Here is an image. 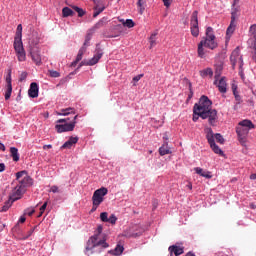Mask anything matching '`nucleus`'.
Segmentation results:
<instances>
[{
	"mask_svg": "<svg viewBox=\"0 0 256 256\" xmlns=\"http://www.w3.org/2000/svg\"><path fill=\"white\" fill-rule=\"evenodd\" d=\"M0 150L1 151H5V145L3 143L0 142Z\"/></svg>",
	"mask_w": 256,
	"mask_h": 256,
	"instance_id": "62",
	"label": "nucleus"
},
{
	"mask_svg": "<svg viewBox=\"0 0 256 256\" xmlns=\"http://www.w3.org/2000/svg\"><path fill=\"white\" fill-rule=\"evenodd\" d=\"M199 12L196 10L192 13L190 20V31L193 37H199Z\"/></svg>",
	"mask_w": 256,
	"mask_h": 256,
	"instance_id": "10",
	"label": "nucleus"
},
{
	"mask_svg": "<svg viewBox=\"0 0 256 256\" xmlns=\"http://www.w3.org/2000/svg\"><path fill=\"white\" fill-rule=\"evenodd\" d=\"M18 182V187H21L22 189H25V187H31V185H33V179L27 175L21 180H18Z\"/></svg>",
	"mask_w": 256,
	"mask_h": 256,
	"instance_id": "18",
	"label": "nucleus"
},
{
	"mask_svg": "<svg viewBox=\"0 0 256 256\" xmlns=\"http://www.w3.org/2000/svg\"><path fill=\"white\" fill-rule=\"evenodd\" d=\"M239 75L241 79H245V73L243 72V68H239Z\"/></svg>",
	"mask_w": 256,
	"mask_h": 256,
	"instance_id": "55",
	"label": "nucleus"
},
{
	"mask_svg": "<svg viewBox=\"0 0 256 256\" xmlns=\"http://www.w3.org/2000/svg\"><path fill=\"white\" fill-rule=\"evenodd\" d=\"M62 15H63V17H73V15H75V13L71 10V8L64 7L62 9Z\"/></svg>",
	"mask_w": 256,
	"mask_h": 256,
	"instance_id": "32",
	"label": "nucleus"
},
{
	"mask_svg": "<svg viewBox=\"0 0 256 256\" xmlns=\"http://www.w3.org/2000/svg\"><path fill=\"white\" fill-rule=\"evenodd\" d=\"M10 153L13 161H19V150L15 147L10 148Z\"/></svg>",
	"mask_w": 256,
	"mask_h": 256,
	"instance_id": "30",
	"label": "nucleus"
},
{
	"mask_svg": "<svg viewBox=\"0 0 256 256\" xmlns=\"http://www.w3.org/2000/svg\"><path fill=\"white\" fill-rule=\"evenodd\" d=\"M239 69H243V57L239 58Z\"/></svg>",
	"mask_w": 256,
	"mask_h": 256,
	"instance_id": "56",
	"label": "nucleus"
},
{
	"mask_svg": "<svg viewBox=\"0 0 256 256\" xmlns=\"http://www.w3.org/2000/svg\"><path fill=\"white\" fill-rule=\"evenodd\" d=\"M24 175H27V171L23 170V171L17 172L16 173V180L21 181V177H23Z\"/></svg>",
	"mask_w": 256,
	"mask_h": 256,
	"instance_id": "41",
	"label": "nucleus"
},
{
	"mask_svg": "<svg viewBox=\"0 0 256 256\" xmlns=\"http://www.w3.org/2000/svg\"><path fill=\"white\" fill-rule=\"evenodd\" d=\"M235 97V101L237 102V105H241V103H243V99L241 98V95H236Z\"/></svg>",
	"mask_w": 256,
	"mask_h": 256,
	"instance_id": "46",
	"label": "nucleus"
},
{
	"mask_svg": "<svg viewBox=\"0 0 256 256\" xmlns=\"http://www.w3.org/2000/svg\"><path fill=\"white\" fill-rule=\"evenodd\" d=\"M45 209H47V202H45V203L40 207L41 213H45Z\"/></svg>",
	"mask_w": 256,
	"mask_h": 256,
	"instance_id": "54",
	"label": "nucleus"
},
{
	"mask_svg": "<svg viewBox=\"0 0 256 256\" xmlns=\"http://www.w3.org/2000/svg\"><path fill=\"white\" fill-rule=\"evenodd\" d=\"M87 51V48L85 46L81 47L78 51V54L76 56V60L72 62V65H77L81 59H83V55H85V52Z\"/></svg>",
	"mask_w": 256,
	"mask_h": 256,
	"instance_id": "25",
	"label": "nucleus"
},
{
	"mask_svg": "<svg viewBox=\"0 0 256 256\" xmlns=\"http://www.w3.org/2000/svg\"><path fill=\"white\" fill-rule=\"evenodd\" d=\"M73 11H76L78 13V17H83L85 15V10L83 8H80L79 6H72Z\"/></svg>",
	"mask_w": 256,
	"mask_h": 256,
	"instance_id": "34",
	"label": "nucleus"
},
{
	"mask_svg": "<svg viewBox=\"0 0 256 256\" xmlns=\"http://www.w3.org/2000/svg\"><path fill=\"white\" fill-rule=\"evenodd\" d=\"M79 115H75L72 117V120L69 123L65 124H56L55 129L57 133H67L69 131H73L75 129V125H77V118Z\"/></svg>",
	"mask_w": 256,
	"mask_h": 256,
	"instance_id": "9",
	"label": "nucleus"
},
{
	"mask_svg": "<svg viewBox=\"0 0 256 256\" xmlns=\"http://www.w3.org/2000/svg\"><path fill=\"white\" fill-rule=\"evenodd\" d=\"M199 117H201V116L194 114L192 120L194 122H197L199 120Z\"/></svg>",
	"mask_w": 256,
	"mask_h": 256,
	"instance_id": "58",
	"label": "nucleus"
},
{
	"mask_svg": "<svg viewBox=\"0 0 256 256\" xmlns=\"http://www.w3.org/2000/svg\"><path fill=\"white\" fill-rule=\"evenodd\" d=\"M249 33L254 39H256V24L250 26Z\"/></svg>",
	"mask_w": 256,
	"mask_h": 256,
	"instance_id": "38",
	"label": "nucleus"
},
{
	"mask_svg": "<svg viewBox=\"0 0 256 256\" xmlns=\"http://www.w3.org/2000/svg\"><path fill=\"white\" fill-rule=\"evenodd\" d=\"M101 57H103V50L101 48H99V46H97L95 52H94V56L93 58H91L88 64H90V66L93 65H97V63H99V60L101 59Z\"/></svg>",
	"mask_w": 256,
	"mask_h": 256,
	"instance_id": "15",
	"label": "nucleus"
},
{
	"mask_svg": "<svg viewBox=\"0 0 256 256\" xmlns=\"http://www.w3.org/2000/svg\"><path fill=\"white\" fill-rule=\"evenodd\" d=\"M29 54L34 63L41 65V50L39 49V38L32 37L29 40Z\"/></svg>",
	"mask_w": 256,
	"mask_h": 256,
	"instance_id": "5",
	"label": "nucleus"
},
{
	"mask_svg": "<svg viewBox=\"0 0 256 256\" xmlns=\"http://www.w3.org/2000/svg\"><path fill=\"white\" fill-rule=\"evenodd\" d=\"M28 95L32 99H35L36 97H39V85H37L36 82H32L30 84V88L28 90Z\"/></svg>",
	"mask_w": 256,
	"mask_h": 256,
	"instance_id": "16",
	"label": "nucleus"
},
{
	"mask_svg": "<svg viewBox=\"0 0 256 256\" xmlns=\"http://www.w3.org/2000/svg\"><path fill=\"white\" fill-rule=\"evenodd\" d=\"M199 75L200 77H202L203 79H205V77H210L213 78V69L211 68H206L204 70H200L199 71Z\"/></svg>",
	"mask_w": 256,
	"mask_h": 256,
	"instance_id": "26",
	"label": "nucleus"
},
{
	"mask_svg": "<svg viewBox=\"0 0 256 256\" xmlns=\"http://www.w3.org/2000/svg\"><path fill=\"white\" fill-rule=\"evenodd\" d=\"M168 250L171 256H173V253L175 256L183 255V253H185V251L183 250V247H179L177 245L170 246Z\"/></svg>",
	"mask_w": 256,
	"mask_h": 256,
	"instance_id": "19",
	"label": "nucleus"
},
{
	"mask_svg": "<svg viewBox=\"0 0 256 256\" xmlns=\"http://www.w3.org/2000/svg\"><path fill=\"white\" fill-rule=\"evenodd\" d=\"M109 193V190L106 187H101L97 189L92 196V205L99 207L101 203L105 201V195Z\"/></svg>",
	"mask_w": 256,
	"mask_h": 256,
	"instance_id": "7",
	"label": "nucleus"
},
{
	"mask_svg": "<svg viewBox=\"0 0 256 256\" xmlns=\"http://www.w3.org/2000/svg\"><path fill=\"white\" fill-rule=\"evenodd\" d=\"M5 171V163H0V173H3Z\"/></svg>",
	"mask_w": 256,
	"mask_h": 256,
	"instance_id": "57",
	"label": "nucleus"
},
{
	"mask_svg": "<svg viewBox=\"0 0 256 256\" xmlns=\"http://www.w3.org/2000/svg\"><path fill=\"white\" fill-rule=\"evenodd\" d=\"M214 137L217 143H220V145H223V143H225V138H223V135L216 133Z\"/></svg>",
	"mask_w": 256,
	"mask_h": 256,
	"instance_id": "36",
	"label": "nucleus"
},
{
	"mask_svg": "<svg viewBox=\"0 0 256 256\" xmlns=\"http://www.w3.org/2000/svg\"><path fill=\"white\" fill-rule=\"evenodd\" d=\"M107 223H111V225H115L117 223V216L115 214H112L109 218Z\"/></svg>",
	"mask_w": 256,
	"mask_h": 256,
	"instance_id": "39",
	"label": "nucleus"
},
{
	"mask_svg": "<svg viewBox=\"0 0 256 256\" xmlns=\"http://www.w3.org/2000/svg\"><path fill=\"white\" fill-rule=\"evenodd\" d=\"M14 51L16 53L18 61H25L27 53L25 52V48L23 47V41H14Z\"/></svg>",
	"mask_w": 256,
	"mask_h": 256,
	"instance_id": "11",
	"label": "nucleus"
},
{
	"mask_svg": "<svg viewBox=\"0 0 256 256\" xmlns=\"http://www.w3.org/2000/svg\"><path fill=\"white\" fill-rule=\"evenodd\" d=\"M205 35L206 36L203 37L202 40L198 43L197 53L200 59H205V55H207V49L214 51V49L219 47V44L217 43V37L215 36L212 27L206 28Z\"/></svg>",
	"mask_w": 256,
	"mask_h": 256,
	"instance_id": "2",
	"label": "nucleus"
},
{
	"mask_svg": "<svg viewBox=\"0 0 256 256\" xmlns=\"http://www.w3.org/2000/svg\"><path fill=\"white\" fill-rule=\"evenodd\" d=\"M137 5L140 8L141 13H143V0H138Z\"/></svg>",
	"mask_w": 256,
	"mask_h": 256,
	"instance_id": "53",
	"label": "nucleus"
},
{
	"mask_svg": "<svg viewBox=\"0 0 256 256\" xmlns=\"http://www.w3.org/2000/svg\"><path fill=\"white\" fill-rule=\"evenodd\" d=\"M13 203H14V202H12L11 198H9V200L6 201L5 204L3 205L1 211H3V212L9 211V208L11 207V205H13Z\"/></svg>",
	"mask_w": 256,
	"mask_h": 256,
	"instance_id": "35",
	"label": "nucleus"
},
{
	"mask_svg": "<svg viewBox=\"0 0 256 256\" xmlns=\"http://www.w3.org/2000/svg\"><path fill=\"white\" fill-rule=\"evenodd\" d=\"M149 43H150V49H153V47L157 45V32H154L151 34L149 38Z\"/></svg>",
	"mask_w": 256,
	"mask_h": 256,
	"instance_id": "31",
	"label": "nucleus"
},
{
	"mask_svg": "<svg viewBox=\"0 0 256 256\" xmlns=\"http://www.w3.org/2000/svg\"><path fill=\"white\" fill-rule=\"evenodd\" d=\"M216 87L220 93H227V78L218 79Z\"/></svg>",
	"mask_w": 256,
	"mask_h": 256,
	"instance_id": "17",
	"label": "nucleus"
},
{
	"mask_svg": "<svg viewBox=\"0 0 256 256\" xmlns=\"http://www.w3.org/2000/svg\"><path fill=\"white\" fill-rule=\"evenodd\" d=\"M23 193H25V189L22 188L21 186L17 185L13 191L12 194L10 195L9 199L12 202L19 201L23 197Z\"/></svg>",
	"mask_w": 256,
	"mask_h": 256,
	"instance_id": "13",
	"label": "nucleus"
},
{
	"mask_svg": "<svg viewBox=\"0 0 256 256\" xmlns=\"http://www.w3.org/2000/svg\"><path fill=\"white\" fill-rule=\"evenodd\" d=\"M51 193H59V187L53 185L50 188Z\"/></svg>",
	"mask_w": 256,
	"mask_h": 256,
	"instance_id": "50",
	"label": "nucleus"
},
{
	"mask_svg": "<svg viewBox=\"0 0 256 256\" xmlns=\"http://www.w3.org/2000/svg\"><path fill=\"white\" fill-rule=\"evenodd\" d=\"M100 219L103 223H107L109 221V213L107 212H102L100 214Z\"/></svg>",
	"mask_w": 256,
	"mask_h": 256,
	"instance_id": "37",
	"label": "nucleus"
},
{
	"mask_svg": "<svg viewBox=\"0 0 256 256\" xmlns=\"http://www.w3.org/2000/svg\"><path fill=\"white\" fill-rule=\"evenodd\" d=\"M57 115L67 117V115H75V108L69 107L66 109H61L57 112Z\"/></svg>",
	"mask_w": 256,
	"mask_h": 256,
	"instance_id": "23",
	"label": "nucleus"
},
{
	"mask_svg": "<svg viewBox=\"0 0 256 256\" xmlns=\"http://www.w3.org/2000/svg\"><path fill=\"white\" fill-rule=\"evenodd\" d=\"M159 153L161 157H163L164 155H170L171 150H169L168 142H164V144L159 148Z\"/></svg>",
	"mask_w": 256,
	"mask_h": 256,
	"instance_id": "24",
	"label": "nucleus"
},
{
	"mask_svg": "<svg viewBox=\"0 0 256 256\" xmlns=\"http://www.w3.org/2000/svg\"><path fill=\"white\" fill-rule=\"evenodd\" d=\"M191 87H192V85H191V83H189V91H190V93L188 95V100L193 98V89Z\"/></svg>",
	"mask_w": 256,
	"mask_h": 256,
	"instance_id": "51",
	"label": "nucleus"
},
{
	"mask_svg": "<svg viewBox=\"0 0 256 256\" xmlns=\"http://www.w3.org/2000/svg\"><path fill=\"white\" fill-rule=\"evenodd\" d=\"M83 65L91 66V64L89 63V60H83V61L79 64V67H83Z\"/></svg>",
	"mask_w": 256,
	"mask_h": 256,
	"instance_id": "52",
	"label": "nucleus"
},
{
	"mask_svg": "<svg viewBox=\"0 0 256 256\" xmlns=\"http://www.w3.org/2000/svg\"><path fill=\"white\" fill-rule=\"evenodd\" d=\"M250 179L255 180V179H256V173H255V174L250 175Z\"/></svg>",
	"mask_w": 256,
	"mask_h": 256,
	"instance_id": "63",
	"label": "nucleus"
},
{
	"mask_svg": "<svg viewBox=\"0 0 256 256\" xmlns=\"http://www.w3.org/2000/svg\"><path fill=\"white\" fill-rule=\"evenodd\" d=\"M35 231L34 228L30 229L28 232H27V235L24 236L22 239H29V237H31L33 235V232Z\"/></svg>",
	"mask_w": 256,
	"mask_h": 256,
	"instance_id": "45",
	"label": "nucleus"
},
{
	"mask_svg": "<svg viewBox=\"0 0 256 256\" xmlns=\"http://www.w3.org/2000/svg\"><path fill=\"white\" fill-rule=\"evenodd\" d=\"M49 73H50V77H54V78L61 77V74L58 71L50 70Z\"/></svg>",
	"mask_w": 256,
	"mask_h": 256,
	"instance_id": "42",
	"label": "nucleus"
},
{
	"mask_svg": "<svg viewBox=\"0 0 256 256\" xmlns=\"http://www.w3.org/2000/svg\"><path fill=\"white\" fill-rule=\"evenodd\" d=\"M123 251H125V248L118 244L114 250H110L109 253H111V255H116V256H119L123 253Z\"/></svg>",
	"mask_w": 256,
	"mask_h": 256,
	"instance_id": "27",
	"label": "nucleus"
},
{
	"mask_svg": "<svg viewBox=\"0 0 256 256\" xmlns=\"http://www.w3.org/2000/svg\"><path fill=\"white\" fill-rule=\"evenodd\" d=\"M205 133H206V139H207L212 151L214 153H216V155H223V150H221V148H219L215 144V134H213V129L206 128Z\"/></svg>",
	"mask_w": 256,
	"mask_h": 256,
	"instance_id": "8",
	"label": "nucleus"
},
{
	"mask_svg": "<svg viewBox=\"0 0 256 256\" xmlns=\"http://www.w3.org/2000/svg\"><path fill=\"white\" fill-rule=\"evenodd\" d=\"M185 256H195V254L192 252H188Z\"/></svg>",
	"mask_w": 256,
	"mask_h": 256,
	"instance_id": "64",
	"label": "nucleus"
},
{
	"mask_svg": "<svg viewBox=\"0 0 256 256\" xmlns=\"http://www.w3.org/2000/svg\"><path fill=\"white\" fill-rule=\"evenodd\" d=\"M141 232H130L127 234V237H140Z\"/></svg>",
	"mask_w": 256,
	"mask_h": 256,
	"instance_id": "44",
	"label": "nucleus"
},
{
	"mask_svg": "<svg viewBox=\"0 0 256 256\" xmlns=\"http://www.w3.org/2000/svg\"><path fill=\"white\" fill-rule=\"evenodd\" d=\"M77 141H79V137H73L71 136L68 141H66L62 146L61 149H71L73 145L77 144Z\"/></svg>",
	"mask_w": 256,
	"mask_h": 256,
	"instance_id": "20",
	"label": "nucleus"
},
{
	"mask_svg": "<svg viewBox=\"0 0 256 256\" xmlns=\"http://www.w3.org/2000/svg\"><path fill=\"white\" fill-rule=\"evenodd\" d=\"M122 24L124 25V27H128V29H133V27H135V22H133V20H131V19L122 21Z\"/></svg>",
	"mask_w": 256,
	"mask_h": 256,
	"instance_id": "33",
	"label": "nucleus"
},
{
	"mask_svg": "<svg viewBox=\"0 0 256 256\" xmlns=\"http://www.w3.org/2000/svg\"><path fill=\"white\" fill-rule=\"evenodd\" d=\"M95 3V7H94V14L93 17H97L100 13H103L105 11V6H99V4L97 3V1L94 0Z\"/></svg>",
	"mask_w": 256,
	"mask_h": 256,
	"instance_id": "29",
	"label": "nucleus"
},
{
	"mask_svg": "<svg viewBox=\"0 0 256 256\" xmlns=\"http://www.w3.org/2000/svg\"><path fill=\"white\" fill-rule=\"evenodd\" d=\"M213 102L209 97L203 95L199 99V103L195 104L193 107L194 115H198L201 119H208L209 125L215 127L217 125V111L212 108Z\"/></svg>",
	"mask_w": 256,
	"mask_h": 256,
	"instance_id": "1",
	"label": "nucleus"
},
{
	"mask_svg": "<svg viewBox=\"0 0 256 256\" xmlns=\"http://www.w3.org/2000/svg\"><path fill=\"white\" fill-rule=\"evenodd\" d=\"M239 1H240V0H234L232 6H234V7H235V6H239Z\"/></svg>",
	"mask_w": 256,
	"mask_h": 256,
	"instance_id": "61",
	"label": "nucleus"
},
{
	"mask_svg": "<svg viewBox=\"0 0 256 256\" xmlns=\"http://www.w3.org/2000/svg\"><path fill=\"white\" fill-rule=\"evenodd\" d=\"M219 77H221V70L217 69L215 71V76H214V85H217V82L219 81Z\"/></svg>",
	"mask_w": 256,
	"mask_h": 256,
	"instance_id": "40",
	"label": "nucleus"
},
{
	"mask_svg": "<svg viewBox=\"0 0 256 256\" xmlns=\"http://www.w3.org/2000/svg\"><path fill=\"white\" fill-rule=\"evenodd\" d=\"M22 37H23V26L19 24L17 26V31H16L14 41H22Z\"/></svg>",
	"mask_w": 256,
	"mask_h": 256,
	"instance_id": "28",
	"label": "nucleus"
},
{
	"mask_svg": "<svg viewBox=\"0 0 256 256\" xmlns=\"http://www.w3.org/2000/svg\"><path fill=\"white\" fill-rule=\"evenodd\" d=\"M43 149H44V150H45V149H53V145H51V144L44 145V146H43Z\"/></svg>",
	"mask_w": 256,
	"mask_h": 256,
	"instance_id": "59",
	"label": "nucleus"
},
{
	"mask_svg": "<svg viewBox=\"0 0 256 256\" xmlns=\"http://www.w3.org/2000/svg\"><path fill=\"white\" fill-rule=\"evenodd\" d=\"M105 25V21L103 20H100L98 21L93 28L90 29V31L88 32V34L86 35V39H85V42H84V47L85 45H89V42L91 41V37H93V33H95V31L97 29H101V27H104Z\"/></svg>",
	"mask_w": 256,
	"mask_h": 256,
	"instance_id": "12",
	"label": "nucleus"
},
{
	"mask_svg": "<svg viewBox=\"0 0 256 256\" xmlns=\"http://www.w3.org/2000/svg\"><path fill=\"white\" fill-rule=\"evenodd\" d=\"M194 171L197 173V175H200V177H205V179H212L213 175H211V172L204 171L201 167L194 168Z\"/></svg>",
	"mask_w": 256,
	"mask_h": 256,
	"instance_id": "22",
	"label": "nucleus"
},
{
	"mask_svg": "<svg viewBox=\"0 0 256 256\" xmlns=\"http://www.w3.org/2000/svg\"><path fill=\"white\" fill-rule=\"evenodd\" d=\"M103 233V226H98L97 233L89 238L85 247V254L91 256L95 253H101L103 249H107L109 244L105 240L99 239V235Z\"/></svg>",
	"mask_w": 256,
	"mask_h": 256,
	"instance_id": "3",
	"label": "nucleus"
},
{
	"mask_svg": "<svg viewBox=\"0 0 256 256\" xmlns=\"http://www.w3.org/2000/svg\"><path fill=\"white\" fill-rule=\"evenodd\" d=\"M251 129H255V124H253V122L249 119H244L237 124L236 134L241 145H246L247 137L249 136V131Z\"/></svg>",
	"mask_w": 256,
	"mask_h": 256,
	"instance_id": "4",
	"label": "nucleus"
},
{
	"mask_svg": "<svg viewBox=\"0 0 256 256\" xmlns=\"http://www.w3.org/2000/svg\"><path fill=\"white\" fill-rule=\"evenodd\" d=\"M25 79H27V72H22L19 81L23 82Z\"/></svg>",
	"mask_w": 256,
	"mask_h": 256,
	"instance_id": "49",
	"label": "nucleus"
},
{
	"mask_svg": "<svg viewBox=\"0 0 256 256\" xmlns=\"http://www.w3.org/2000/svg\"><path fill=\"white\" fill-rule=\"evenodd\" d=\"M143 77H144V74H139L133 78V81H135V83H137L138 81H141V79H143Z\"/></svg>",
	"mask_w": 256,
	"mask_h": 256,
	"instance_id": "48",
	"label": "nucleus"
},
{
	"mask_svg": "<svg viewBox=\"0 0 256 256\" xmlns=\"http://www.w3.org/2000/svg\"><path fill=\"white\" fill-rule=\"evenodd\" d=\"M25 221H26V218L25 217H20V219H19V223H25Z\"/></svg>",
	"mask_w": 256,
	"mask_h": 256,
	"instance_id": "60",
	"label": "nucleus"
},
{
	"mask_svg": "<svg viewBox=\"0 0 256 256\" xmlns=\"http://www.w3.org/2000/svg\"><path fill=\"white\" fill-rule=\"evenodd\" d=\"M240 12H241V6H232L231 22L226 30L227 35H233V33L235 32V27H237V22L235 21L237 17H239Z\"/></svg>",
	"mask_w": 256,
	"mask_h": 256,
	"instance_id": "6",
	"label": "nucleus"
},
{
	"mask_svg": "<svg viewBox=\"0 0 256 256\" xmlns=\"http://www.w3.org/2000/svg\"><path fill=\"white\" fill-rule=\"evenodd\" d=\"M162 2L164 3V7H166V9H169L171 7V4L173 3V0H162Z\"/></svg>",
	"mask_w": 256,
	"mask_h": 256,
	"instance_id": "43",
	"label": "nucleus"
},
{
	"mask_svg": "<svg viewBox=\"0 0 256 256\" xmlns=\"http://www.w3.org/2000/svg\"><path fill=\"white\" fill-rule=\"evenodd\" d=\"M239 58H241V56H239V48H236L230 56V61L233 69H235V65H237V61H239Z\"/></svg>",
	"mask_w": 256,
	"mask_h": 256,
	"instance_id": "21",
	"label": "nucleus"
},
{
	"mask_svg": "<svg viewBox=\"0 0 256 256\" xmlns=\"http://www.w3.org/2000/svg\"><path fill=\"white\" fill-rule=\"evenodd\" d=\"M11 93H13V85L11 84V69H9L8 74L6 76V91H5L6 101L11 99Z\"/></svg>",
	"mask_w": 256,
	"mask_h": 256,
	"instance_id": "14",
	"label": "nucleus"
},
{
	"mask_svg": "<svg viewBox=\"0 0 256 256\" xmlns=\"http://www.w3.org/2000/svg\"><path fill=\"white\" fill-rule=\"evenodd\" d=\"M69 121H71V118H64V119H59V120H57V122L56 123H58V124H61V123H69Z\"/></svg>",
	"mask_w": 256,
	"mask_h": 256,
	"instance_id": "47",
	"label": "nucleus"
}]
</instances>
